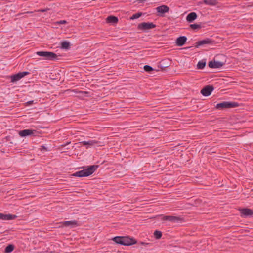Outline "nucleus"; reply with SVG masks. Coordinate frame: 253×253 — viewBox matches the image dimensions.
I'll return each instance as SVG.
<instances>
[{"label": "nucleus", "mask_w": 253, "mask_h": 253, "mask_svg": "<svg viewBox=\"0 0 253 253\" xmlns=\"http://www.w3.org/2000/svg\"><path fill=\"white\" fill-rule=\"evenodd\" d=\"M203 3L210 6H215L218 4L217 0H203Z\"/></svg>", "instance_id": "19"}, {"label": "nucleus", "mask_w": 253, "mask_h": 253, "mask_svg": "<svg viewBox=\"0 0 253 253\" xmlns=\"http://www.w3.org/2000/svg\"><path fill=\"white\" fill-rule=\"evenodd\" d=\"M49 9L48 8H46V9H40L38 10V11L39 12H44L45 11H47V10H48Z\"/></svg>", "instance_id": "29"}, {"label": "nucleus", "mask_w": 253, "mask_h": 253, "mask_svg": "<svg viewBox=\"0 0 253 253\" xmlns=\"http://www.w3.org/2000/svg\"><path fill=\"white\" fill-rule=\"evenodd\" d=\"M187 38L186 37L183 36H180L178 38H177L176 40V44L178 46H183L185 43L187 41Z\"/></svg>", "instance_id": "13"}, {"label": "nucleus", "mask_w": 253, "mask_h": 253, "mask_svg": "<svg viewBox=\"0 0 253 253\" xmlns=\"http://www.w3.org/2000/svg\"><path fill=\"white\" fill-rule=\"evenodd\" d=\"M36 54L43 57L46 60H54L57 58V55L52 52L48 51H38Z\"/></svg>", "instance_id": "4"}, {"label": "nucleus", "mask_w": 253, "mask_h": 253, "mask_svg": "<svg viewBox=\"0 0 253 253\" xmlns=\"http://www.w3.org/2000/svg\"><path fill=\"white\" fill-rule=\"evenodd\" d=\"M16 216L15 215H12L10 214H4L1 213H0V219L3 220H11L14 219L16 218Z\"/></svg>", "instance_id": "12"}, {"label": "nucleus", "mask_w": 253, "mask_h": 253, "mask_svg": "<svg viewBox=\"0 0 253 253\" xmlns=\"http://www.w3.org/2000/svg\"><path fill=\"white\" fill-rule=\"evenodd\" d=\"M154 235L156 239H159L161 238L162 233L160 231L156 230L154 233Z\"/></svg>", "instance_id": "24"}, {"label": "nucleus", "mask_w": 253, "mask_h": 253, "mask_svg": "<svg viewBox=\"0 0 253 253\" xmlns=\"http://www.w3.org/2000/svg\"><path fill=\"white\" fill-rule=\"evenodd\" d=\"M81 143L84 145H88V147H86V148H88L89 147H91L98 144V141L95 140H90L88 141H84Z\"/></svg>", "instance_id": "17"}, {"label": "nucleus", "mask_w": 253, "mask_h": 253, "mask_svg": "<svg viewBox=\"0 0 253 253\" xmlns=\"http://www.w3.org/2000/svg\"><path fill=\"white\" fill-rule=\"evenodd\" d=\"M106 21L108 23L114 24L118 22V19L117 17L114 16H109L107 18Z\"/></svg>", "instance_id": "20"}, {"label": "nucleus", "mask_w": 253, "mask_h": 253, "mask_svg": "<svg viewBox=\"0 0 253 253\" xmlns=\"http://www.w3.org/2000/svg\"><path fill=\"white\" fill-rule=\"evenodd\" d=\"M33 102V101H30L28 102V103L29 104H32Z\"/></svg>", "instance_id": "31"}, {"label": "nucleus", "mask_w": 253, "mask_h": 253, "mask_svg": "<svg viewBox=\"0 0 253 253\" xmlns=\"http://www.w3.org/2000/svg\"><path fill=\"white\" fill-rule=\"evenodd\" d=\"M213 41L209 38H206L201 41H198L196 43L195 47L198 48L199 46L204 44H209L213 42Z\"/></svg>", "instance_id": "11"}, {"label": "nucleus", "mask_w": 253, "mask_h": 253, "mask_svg": "<svg viewBox=\"0 0 253 253\" xmlns=\"http://www.w3.org/2000/svg\"><path fill=\"white\" fill-rule=\"evenodd\" d=\"M42 149L46 150V148L44 146H42Z\"/></svg>", "instance_id": "32"}, {"label": "nucleus", "mask_w": 253, "mask_h": 253, "mask_svg": "<svg viewBox=\"0 0 253 253\" xmlns=\"http://www.w3.org/2000/svg\"><path fill=\"white\" fill-rule=\"evenodd\" d=\"M61 45V48L63 49H68L70 46L69 42L66 41L62 42Z\"/></svg>", "instance_id": "23"}, {"label": "nucleus", "mask_w": 253, "mask_h": 253, "mask_svg": "<svg viewBox=\"0 0 253 253\" xmlns=\"http://www.w3.org/2000/svg\"><path fill=\"white\" fill-rule=\"evenodd\" d=\"M164 220H168L173 222H177L180 220V218L173 216H164L163 217Z\"/></svg>", "instance_id": "16"}, {"label": "nucleus", "mask_w": 253, "mask_h": 253, "mask_svg": "<svg viewBox=\"0 0 253 253\" xmlns=\"http://www.w3.org/2000/svg\"><path fill=\"white\" fill-rule=\"evenodd\" d=\"M190 27L192 29H197L201 28V25L197 24H192L190 25Z\"/></svg>", "instance_id": "26"}, {"label": "nucleus", "mask_w": 253, "mask_h": 253, "mask_svg": "<svg viewBox=\"0 0 253 253\" xmlns=\"http://www.w3.org/2000/svg\"><path fill=\"white\" fill-rule=\"evenodd\" d=\"M29 74L28 72H19L16 74L13 75L11 76V82H15L20 80L22 78L24 77L25 75Z\"/></svg>", "instance_id": "7"}, {"label": "nucleus", "mask_w": 253, "mask_h": 253, "mask_svg": "<svg viewBox=\"0 0 253 253\" xmlns=\"http://www.w3.org/2000/svg\"><path fill=\"white\" fill-rule=\"evenodd\" d=\"M214 90V87L212 85H207L204 87L201 91V94L204 96H209Z\"/></svg>", "instance_id": "6"}, {"label": "nucleus", "mask_w": 253, "mask_h": 253, "mask_svg": "<svg viewBox=\"0 0 253 253\" xmlns=\"http://www.w3.org/2000/svg\"><path fill=\"white\" fill-rule=\"evenodd\" d=\"M157 12L159 13V15L162 16L164 14L168 12L169 9V7L167 5H163L157 7L156 8Z\"/></svg>", "instance_id": "8"}, {"label": "nucleus", "mask_w": 253, "mask_h": 253, "mask_svg": "<svg viewBox=\"0 0 253 253\" xmlns=\"http://www.w3.org/2000/svg\"><path fill=\"white\" fill-rule=\"evenodd\" d=\"M98 168V165L90 166L86 169L76 172L73 175L79 177H87L91 175Z\"/></svg>", "instance_id": "2"}, {"label": "nucleus", "mask_w": 253, "mask_h": 253, "mask_svg": "<svg viewBox=\"0 0 253 253\" xmlns=\"http://www.w3.org/2000/svg\"><path fill=\"white\" fill-rule=\"evenodd\" d=\"M34 131L35 130H32L31 129H24L20 131L19 132V134L22 137H24L33 134Z\"/></svg>", "instance_id": "15"}, {"label": "nucleus", "mask_w": 253, "mask_h": 253, "mask_svg": "<svg viewBox=\"0 0 253 253\" xmlns=\"http://www.w3.org/2000/svg\"><path fill=\"white\" fill-rule=\"evenodd\" d=\"M239 104L235 102L224 101L216 104L215 108L219 110L238 107Z\"/></svg>", "instance_id": "3"}, {"label": "nucleus", "mask_w": 253, "mask_h": 253, "mask_svg": "<svg viewBox=\"0 0 253 253\" xmlns=\"http://www.w3.org/2000/svg\"><path fill=\"white\" fill-rule=\"evenodd\" d=\"M140 244L146 246H147V245H149L150 243H145V242H141L140 243Z\"/></svg>", "instance_id": "30"}, {"label": "nucleus", "mask_w": 253, "mask_h": 253, "mask_svg": "<svg viewBox=\"0 0 253 253\" xmlns=\"http://www.w3.org/2000/svg\"><path fill=\"white\" fill-rule=\"evenodd\" d=\"M240 211L242 217H246L253 215V210L250 209L244 208L241 209Z\"/></svg>", "instance_id": "10"}, {"label": "nucleus", "mask_w": 253, "mask_h": 253, "mask_svg": "<svg viewBox=\"0 0 253 253\" xmlns=\"http://www.w3.org/2000/svg\"><path fill=\"white\" fill-rule=\"evenodd\" d=\"M142 15V13H135L134 14H133L131 17V19H137L138 18H139Z\"/></svg>", "instance_id": "27"}, {"label": "nucleus", "mask_w": 253, "mask_h": 253, "mask_svg": "<svg viewBox=\"0 0 253 253\" xmlns=\"http://www.w3.org/2000/svg\"><path fill=\"white\" fill-rule=\"evenodd\" d=\"M156 27V25L153 23L143 22L138 25V28L140 30H146Z\"/></svg>", "instance_id": "5"}, {"label": "nucleus", "mask_w": 253, "mask_h": 253, "mask_svg": "<svg viewBox=\"0 0 253 253\" xmlns=\"http://www.w3.org/2000/svg\"><path fill=\"white\" fill-rule=\"evenodd\" d=\"M223 65V62L215 60L211 61L208 63V66L211 68H220Z\"/></svg>", "instance_id": "9"}, {"label": "nucleus", "mask_w": 253, "mask_h": 253, "mask_svg": "<svg viewBox=\"0 0 253 253\" xmlns=\"http://www.w3.org/2000/svg\"><path fill=\"white\" fill-rule=\"evenodd\" d=\"M206 65V61H200L198 62L197 67L198 69H203Z\"/></svg>", "instance_id": "22"}, {"label": "nucleus", "mask_w": 253, "mask_h": 253, "mask_svg": "<svg viewBox=\"0 0 253 253\" xmlns=\"http://www.w3.org/2000/svg\"><path fill=\"white\" fill-rule=\"evenodd\" d=\"M62 224L65 226H70L71 227L78 226L77 221L76 220L64 221L62 223Z\"/></svg>", "instance_id": "18"}, {"label": "nucleus", "mask_w": 253, "mask_h": 253, "mask_svg": "<svg viewBox=\"0 0 253 253\" xmlns=\"http://www.w3.org/2000/svg\"><path fill=\"white\" fill-rule=\"evenodd\" d=\"M59 24H63L67 23V21L66 20H60L57 22Z\"/></svg>", "instance_id": "28"}, {"label": "nucleus", "mask_w": 253, "mask_h": 253, "mask_svg": "<svg viewBox=\"0 0 253 253\" xmlns=\"http://www.w3.org/2000/svg\"><path fill=\"white\" fill-rule=\"evenodd\" d=\"M113 240L117 244L124 246H131L137 243L134 238L128 236H116L113 238Z\"/></svg>", "instance_id": "1"}, {"label": "nucleus", "mask_w": 253, "mask_h": 253, "mask_svg": "<svg viewBox=\"0 0 253 253\" xmlns=\"http://www.w3.org/2000/svg\"><path fill=\"white\" fill-rule=\"evenodd\" d=\"M14 249V245L12 244H10L8 245L5 249V253H9L11 252Z\"/></svg>", "instance_id": "21"}, {"label": "nucleus", "mask_w": 253, "mask_h": 253, "mask_svg": "<svg viewBox=\"0 0 253 253\" xmlns=\"http://www.w3.org/2000/svg\"><path fill=\"white\" fill-rule=\"evenodd\" d=\"M144 70L146 72H150L151 71H152L154 70V69L149 65H145L144 66Z\"/></svg>", "instance_id": "25"}, {"label": "nucleus", "mask_w": 253, "mask_h": 253, "mask_svg": "<svg viewBox=\"0 0 253 253\" xmlns=\"http://www.w3.org/2000/svg\"><path fill=\"white\" fill-rule=\"evenodd\" d=\"M197 18V14L194 12H191L186 16V20L189 23L193 22Z\"/></svg>", "instance_id": "14"}]
</instances>
